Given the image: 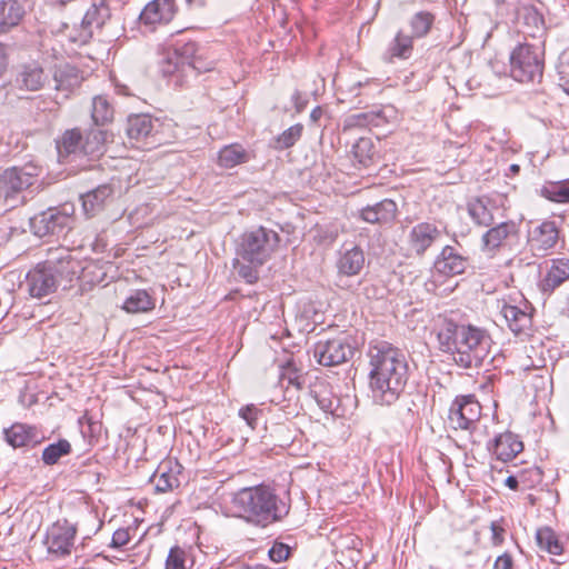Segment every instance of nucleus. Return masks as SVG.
Masks as SVG:
<instances>
[{
  "instance_id": "6e6d98bb",
  "label": "nucleus",
  "mask_w": 569,
  "mask_h": 569,
  "mask_svg": "<svg viewBox=\"0 0 569 569\" xmlns=\"http://www.w3.org/2000/svg\"><path fill=\"white\" fill-rule=\"evenodd\" d=\"M369 118H370V114H368V113L353 114V116H350L346 120V126H348V127H351V126H365V124H367L368 122L371 121V120H369Z\"/></svg>"
},
{
  "instance_id": "49530a36",
  "label": "nucleus",
  "mask_w": 569,
  "mask_h": 569,
  "mask_svg": "<svg viewBox=\"0 0 569 569\" xmlns=\"http://www.w3.org/2000/svg\"><path fill=\"white\" fill-rule=\"evenodd\" d=\"M160 66L164 74H172L176 71H179L180 69L184 68L179 56H173V46L163 52Z\"/></svg>"
},
{
  "instance_id": "9d476101",
  "label": "nucleus",
  "mask_w": 569,
  "mask_h": 569,
  "mask_svg": "<svg viewBox=\"0 0 569 569\" xmlns=\"http://www.w3.org/2000/svg\"><path fill=\"white\" fill-rule=\"evenodd\" d=\"M53 260H46L38 263L30 270L26 277L28 292L33 298H42L52 293L58 287L57 274L52 272L51 264Z\"/></svg>"
},
{
  "instance_id": "ddd939ff",
  "label": "nucleus",
  "mask_w": 569,
  "mask_h": 569,
  "mask_svg": "<svg viewBox=\"0 0 569 569\" xmlns=\"http://www.w3.org/2000/svg\"><path fill=\"white\" fill-rule=\"evenodd\" d=\"M69 216L56 211L54 209H48L47 211H42L30 219V228L38 237H46L49 234L59 236L69 227Z\"/></svg>"
},
{
  "instance_id": "72a5a7b5",
  "label": "nucleus",
  "mask_w": 569,
  "mask_h": 569,
  "mask_svg": "<svg viewBox=\"0 0 569 569\" xmlns=\"http://www.w3.org/2000/svg\"><path fill=\"white\" fill-rule=\"evenodd\" d=\"M353 158L361 167H369L375 162L377 151L371 138L362 137L352 147Z\"/></svg>"
},
{
  "instance_id": "6e6552de",
  "label": "nucleus",
  "mask_w": 569,
  "mask_h": 569,
  "mask_svg": "<svg viewBox=\"0 0 569 569\" xmlns=\"http://www.w3.org/2000/svg\"><path fill=\"white\" fill-rule=\"evenodd\" d=\"M481 416V406L475 396H461L452 402L448 422L452 429L471 430Z\"/></svg>"
},
{
  "instance_id": "2f4dec72",
  "label": "nucleus",
  "mask_w": 569,
  "mask_h": 569,
  "mask_svg": "<svg viewBox=\"0 0 569 569\" xmlns=\"http://www.w3.org/2000/svg\"><path fill=\"white\" fill-rule=\"evenodd\" d=\"M82 76L76 67L66 64L54 73L56 89L71 91L82 82Z\"/></svg>"
},
{
  "instance_id": "69168bd1",
  "label": "nucleus",
  "mask_w": 569,
  "mask_h": 569,
  "mask_svg": "<svg viewBox=\"0 0 569 569\" xmlns=\"http://www.w3.org/2000/svg\"><path fill=\"white\" fill-rule=\"evenodd\" d=\"M509 170H510L513 174H516V173H518V172H519L520 168H519V166H518V164H515V163H513V164H511V166L509 167Z\"/></svg>"
},
{
  "instance_id": "c9c22d12",
  "label": "nucleus",
  "mask_w": 569,
  "mask_h": 569,
  "mask_svg": "<svg viewBox=\"0 0 569 569\" xmlns=\"http://www.w3.org/2000/svg\"><path fill=\"white\" fill-rule=\"evenodd\" d=\"M248 160V154L241 144L232 143L222 148L218 156V162L223 168H233Z\"/></svg>"
},
{
  "instance_id": "c03bdc74",
  "label": "nucleus",
  "mask_w": 569,
  "mask_h": 569,
  "mask_svg": "<svg viewBox=\"0 0 569 569\" xmlns=\"http://www.w3.org/2000/svg\"><path fill=\"white\" fill-rule=\"evenodd\" d=\"M191 566L192 561L184 549L178 546L170 549L166 560V569H190Z\"/></svg>"
},
{
  "instance_id": "7ed1b4c3",
  "label": "nucleus",
  "mask_w": 569,
  "mask_h": 569,
  "mask_svg": "<svg viewBox=\"0 0 569 569\" xmlns=\"http://www.w3.org/2000/svg\"><path fill=\"white\" fill-rule=\"evenodd\" d=\"M280 236L272 229L258 227L243 232L237 244L233 268L247 283L259 279V269L278 251Z\"/></svg>"
},
{
  "instance_id": "f03ea898",
  "label": "nucleus",
  "mask_w": 569,
  "mask_h": 569,
  "mask_svg": "<svg viewBox=\"0 0 569 569\" xmlns=\"http://www.w3.org/2000/svg\"><path fill=\"white\" fill-rule=\"evenodd\" d=\"M231 505L238 517L262 528L282 520L290 509L270 487L263 485L238 490Z\"/></svg>"
},
{
  "instance_id": "4468645a",
  "label": "nucleus",
  "mask_w": 569,
  "mask_h": 569,
  "mask_svg": "<svg viewBox=\"0 0 569 569\" xmlns=\"http://www.w3.org/2000/svg\"><path fill=\"white\" fill-rule=\"evenodd\" d=\"M158 120H153L147 114H134L128 118L127 134L129 139L141 142L150 139V143L160 144L162 139L159 137Z\"/></svg>"
},
{
  "instance_id": "a19ab883",
  "label": "nucleus",
  "mask_w": 569,
  "mask_h": 569,
  "mask_svg": "<svg viewBox=\"0 0 569 569\" xmlns=\"http://www.w3.org/2000/svg\"><path fill=\"white\" fill-rule=\"evenodd\" d=\"M71 451V445L66 439H60L56 443H51L46 447L42 451V460L46 465H54L63 456L69 455Z\"/></svg>"
},
{
  "instance_id": "a878e982",
  "label": "nucleus",
  "mask_w": 569,
  "mask_h": 569,
  "mask_svg": "<svg viewBox=\"0 0 569 569\" xmlns=\"http://www.w3.org/2000/svg\"><path fill=\"white\" fill-rule=\"evenodd\" d=\"M4 439L13 448L27 447L38 442L37 429L24 423H13L4 429Z\"/></svg>"
},
{
  "instance_id": "cd10ccee",
  "label": "nucleus",
  "mask_w": 569,
  "mask_h": 569,
  "mask_svg": "<svg viewBox=\"0 0 569 569\" xmlns=\"http://www.w3.org/2000/svg\"><path fill=\"white\" fill-rule=\"evenodd\" d=\"M60 159L83 154V136L77 128L67 130L57 142Z\"/></svg>"
},
{
  "instance_id": "c85d7f7f",
  "label": "nucleus",
  "mask_w": 569,
  "mask_h": 569,
  "mask_svg": "<svg viewBox=\"0 0 569 569\" xmlns=\"http://www.w3.org/2000/svg\"><path fill=\"white\" fill-rule=\"evenodd\" d=\"M171 461L161 463L153 475V482L157 491L167 492L180 485L179 472L180 466L176 462L174 469L170 467Z\"/></svg>"
},
{
  "instance_id": "f704fd0d",
  "label": "nucleus",
  "mask_w": 569,
  "mask_h": 569,
  "mask_svg": "<svg viewBox=\"0 0 569 569\" xmlns=\"http://www.w3.org/2000/svg\"><path fill=\"white\" fill-rule=\"evenodd\" d=\"M108 131L102 129H91L83 137V154L97 157L103 152L108 140Z\"/></svg>"
},
{
  "instance_id": "412c9836",
  "label": "nucleus",
  "mask_w": 569,
  "mask_h": 569,
  "mask_svg": "<svg viewBox=\"0 0 569 569\" xmlns=\"http://www.w3.org/2000/svg\"><path fill=\"white\" fill-rule=\"evenodd\" d=\"M47 260H53L50 264L58 281L59 279L71 280L78 272L79 262L71 257L70 250L67 248L51 250Z\"/></svg>"
},
{
  "instance_id": "aec40b11",
  "label": "nucleus",
  "mask_w": 569,
  "mask_h": 569,
  "mask_svg": "<svg viewBox=\"0 0 569 569\" xmlns=\"http://www.w3.org/2000/svg\"><path fill=\"white\" fill-rule=\"evenodd\" d=\"M500 313L505 318L509 329L516 335L525 331L531 325V315L527 301H522L521 306L503 302Z\"/></svg>"
},
{
  "instance_id": "09e8293b",
  "label": "nucleus",
  "mask_w": 569,
  "mask_h": 569,
  "mask_svg": "<svg viewBox=\"0 0 569 569\" xmlns=\"http://www.w3.org/2000/svg\"><path fill=\"white\" fill-rule=\"evenodd\" d=\"M557 70L561 81H563V86H566V91L569 92V50L560 53Z\"/></svg>"
},
{
  "instance_id": "4d7b16f0",
  "label": "nucleus",
  "mask_w": 569,
  "mask_h": 569,
  "mask_svg": "<svg viewBox=\"0 0 569 569\" xmlns=\"http://www.w3.org/2000/svg\"><path fill=\"white\" fill-rule=\"evenodd\" d=\"M491 529V541L493 546H500L503 542V528L500 527L498 523L492 522L490 526Z\"/></svg>"
},
{
  "instance_id": "5fc2aeb1",
  "label": "nucleus",
  "mask_w": 569,
  "mask_h": 569,
  "mask_svg": "<svg viewBox=\"0 0 569 569\" xmlns=\"http://www.w3.org/2000/svg\"><path fill=\"white\" fill-rule=\"evenodd\" d=\"M513 568V558L509 552H503L499 557H497L493 569H512Z\"/></svg>"
},
{
  "instance_id": "864d4df0",
  "label": "nucleus",
  "mask_w": 569,
  "mask_h": 569,
  "mask_svg": "<svg viewBox=\"0 0 569 569\" xmlns=\"http://www.w3.org/2000/svg\"><path fill=\"white\" fill-rule=\"evenodd\" d=\"M130 540V535L128 529H118L113 532L112 539H111V547L113 548H122L124 547Z\"/></svg>"
},
{
  "instance_id": "338daca9",
  "label": "nucleus",
  "mask_w": 569,
  "mask_h": 569,
  "mask_svg": "<svg viewBox=\"0 0 569 569\" xmlns=\"http://www.w3.org/2000/svg\"><path fill=\"white\" fill-rule=\"evenodd\" d=\"M237 569H252V568L247 565H240L239 567H237Z\"/></svg>"
},
{
  "instance_id": "ea45409f",
  "label": "nucleus",
  "mask_w": 569,
  "mask_h": 569,
  "mask_svg": "<svg viewBox=\"0 0 569 569\" xmlns=\"http://www.w3.org/2000/svg\"><path fill=\"white\" fill-rule=\"evenodd\" d=\"M541 194L553 202H569V180L547 183L542 187Z\"/></svg>"
},
{
  "instance_id": "8fccbe9b",
  "label": "nucleus",
  "mask_w": 569,
  "mask_h": 569,
  "mask_svg": "<svg viewBox=\"0 0 569 569\" xmlns=\"http://www.w3.org/2000/svg\"><path fill=\"white\" fill-rule=\"evenodd\" d=\"M261 410L254 405H248L239 410V416L251 429H256Z\"/></svg>"
},
{
  "instance_id": "7c9ffc66",
  "label": "nucleus",
  "mask_w": 569,
  "mask_h": 569,
  "mask_svg": "<svg viewBox=\"0 0 569 569\" xmlns=\"http://www.w3.org/2000/svg\"><path fill=\"white\" fill-rule=\"evenodd\" d=\"M43 83V71L36 64L24 66L16 78V86L19 89H26L29 91L39 90Z\"/></svg>"
},
{
  "instance_id": "a211bd4d",
  "label": "nucleus",
  "mask_w": 569,
  "mask_h": 569,
  "mask_svg": "<svg viewBox=\"0 0 569 569\" xmlns=\"http://www.w3.org/2000/svg\"><path fill=\"white\" fill-rule=\"evenodd\" d=\"M468 264V257H466L458 247L446 246L437 258L435 268L441 274L453 277L463 273Z\"/></svg>"
},
{
  "instance_id": "37998d69",
  "label": "nucleus",
  "mask_w": 569,
  "mask_h": 569,
  "mask_svg": "<svg viewBox=\"0 0 569 569\" xmlns=\"http://www.w3.org/2000/svg\"><path fill=\"white\" fill-rule=\"evenodd\" d=\"M173 56L178 54L183 66H189L201 50L198 49L197 44L192 41H184L182 39L177 40L173 44Z\"/></svg>"
},
{
  "instance_id": "9b49d317",
  "label": "nucleus",
  "mask_w": 569,
  "mask_h": 569,
  "mask_svg": "<svg viewBox=\"0 0 569 569\" xmlns=\"http://www.w3.org/2000/svg\"><path fill=\"white\" fill-rule=\"evenodd\" d=\"M519 233L518 224L515 221H503L488 229L481 238V250L495 256L500 249L510 244Z\"/></svg>"
},
{
  "instance_id": "473e14b6",
  "label": "nucleus",
  "mask_w": 569,
  "mask_h": 569,
  "mask_svg": "<svg viewBox=\"0 0 569 569\" xmlns=\"http://www.w3.org/2000/svg\"><path fill=\"white\" fill-rule=\"evenodd\" d=\"M129 313L147 312L154 308V299L146 290L133 291L122 307Z\"/></svg>"
},
{
  "instance_id": "3c124183",
  "label": "nucleus",
  "mask_w": 569,
  "mask_h": 569,
  "mask_svg": "<svg viewBox=\"0 0 569 569\" xmlns=\"http://www.w3.org/2000/svg\"><path fill=\"white\" fill-rule=\"evenodd\" d=\"M290 547L282 542H274L269 550V557L273 562H281L289 558Z\"/></svg>"
},
{
  "instance_id": "39448f33",
  "label": "nucleus",
  "mask_w": 569,
  "mask_h": 569,
  "mask_svg": "<svg viewBox=\"0 0 569 569\" xmlns=\"http://www.w3.org/2000/svg\"><path fill=\"white\" fill-rule=\"evenodd\" d=\"M542 44H519L510 56V72L519 82H533L540 80L543 72Z\"/></svg>"
},
{
  "instance_id": "de8ad7c7",
  "label": "nucleus",
  "mask_w": 569,
  "mask_h": 569,
  "mask_svg": "<svg viewBox=\"0 0 569 569\" xmlns=\"http://www.w3.org/2000/svg\"><path fill=\"white\" fill-rule=\"evenodd\" d=\"M302 130L303 127L299 123L284 130L277 139L279 148L286 149L292 147L300 139Z\"/></svg>"
},
{
  "instance_id": "c756f323",
  "label": "nucleus",
  "mask_w": 569,
  "mask_h": 569,
  "mask_svg": "<svg viewBox=\"0 0 569 569\" xmlns=\"http://www.w3.org/2000/svg\"><path fill=\"white\" fill-rule=\"evenodd\" d=\"M111 194L112 189L107 184L99 186L97 189L83 194L81 199L86 214L94 216L98 213L104 207Z\"/></svg>"
},
{
  "instance_id": "1a4fd4ad",
  "label": "nucleus",
  "mask_w": 569,
  "mask_h": 569,
  "mask_svg": "<svg viewBox=\"0 0 569 569\" xmlns=\"http://www.w3.org/2000/svg\"><path fill=\"white\" fill-rule=\"evenodd\" d=\"M353 353L352 347L345 338L338 337L318 341L313 347V357L321 366H337L348 360Z\"/></svg>"
},
{
  "instance_id": "4c0bfd02",
  "label": "nucleus",
  "mask_w": 569,
  "mask_h": 569,
  "mask_svg": "<svg viewBox=\"0 0 569 569\" xmlns=\"http://www.w3.org/2000/svg\"><path fill=\"white\" fill-rule=\"evenodd\" d=\"M114 110L107 97L97 96L92 99L91 118L97 126H103L111 122Z\"/></svg>"
},
{
  "instance_id": "0eeeda50",
  "label": "nucleus",
  "mask_w": 569,
  "mask_h": 569,
  "mask_svg": "<svg viewBox=\"0 0 569 569\" xmlns=\"http://www.w3.org/2000/svg\"><path fill=\"white\" fill-rule=\"evenodd\" d=\"M77 526L67 519L57 520L47 530L44 543L48 553L60 559L70 556L74 549Z\"/></svg>"
},
{
  "instance_id": "0e129e2a",
  "label": "nucleus",
  "mask_w": 569,
  "mask_h": 569,
  "mask_svg": "<svg viewBox=\"0 0 569 569\" xmlns=\"http://www.w3.org/2000/svg\"><path fill=\"white\" fill-rule=\"evenodd\" d=\"M189 4L203 6L206 0H186Z\"/></svg>"
},
{
  "instance_id": "680f3d73",
  "label": "nucleus",
  "mask_w": 569,
  "mask_h": 569,
  "mask_svg": "<svg viewBox=\"0 0 569 569\" xmlns=\"http://www.w3.org/2000/svg\"><path fill=\"white\" fill-rule=\"evenodd\" d=\"M321 114H322V110H321V108L317 107V108H315V109L311 111L310 117H311V119H312L313 121H317V120L321 117Z\"/></svg>"
},
{
  "instance_id": "603ef678",
  "label": "nucleus",
  "mask_w": 569,
  "mask_h": 569,
  "mask_svg": "<svg viewBox=\"0 0 569 569\" xmlns=\"http://www.w3.org/2000/svg\"><path fill=\"white\" fill-rule=\"evenodd\" d=\"M188 67L197 70L198 72H207L214 68V61H207L206 52L201 51L193 60H191Z\"/></svg>"
},
{
  "instance_id": "6ab92c4d",
  "label": "nucleus",
  "mask_w": 569,
  "mask_h": 569,
  "mask_svg": "<svg viewBox=\"0 0 569 569\" xmlns=\"http://www.w3.org/2000/svg\"><path fill=\"white\" fill-rule=\"evenodd\" d=\"M499 212V206L489 197H480L468 203V213L478 226L489 227L493 224Z\"/></svg>"
},
{
  "instance_id": "423d86ee",
  "label": "nucleus",
  "mask_w": 569,
  "mask_h": 569,
  "mask_svg": "<svg viewBox=\"0 0 569 569\" xmlns=\"http://www.w3.org/2000/svg\"><path fill=\"white\" fill-rule=\"evenodd\" d=\"M461 351L456 362L463 368L479 367L488 358L492 339L489 332L480 327L465 323Z\"/></svg>"
},
{
  "instance_id": "5701e85b",
  "label": "nucleus",
  "mask_w": 569,
  "mask_h": 569,
  "mask_svg": "<svg viewBox=\"0 0 569 569\" xmlns=\"http://www.w3.org/2000/svg\"><path fill=\"white\" fill-rule=\"evenodd\" d=\"M397 204L391 199H383L372 206H368L360 211V217L369 223H389L395 220L397 214Z\"/></svg>"
},
{
  "instance_id": "58836bf2",
  "label": "nucleus",
  "mask_w": 569,
  "mask_h": 569,
  "mask_svg": "<svg viewBox=\"0 0 569 569\" xmlns=\"http://www.w3.org/2000/svg\"><path fill=\"white\" fill-rule=\"evenodd\" d=\"M413 38L399 31L395 39L390 42L388 54L390 58L408 59L413 50Z\"/></svg>"
},
{
  "instance_id": "393cba45",
  "label": "nucleus",
  "mask_w": 569,
  "mask_h": 569,
  "mask_svg": "<svg viewBox=\"0 0 569 569\" xmlns=\"http://www.w3.org/2000/svg\"><path fill=\"white\" fill-rule=\"evenodd\" d=\"M26 13L19 0H0V34L18 26Z\"/></svg>"
},
{
  "instance_id": "bb28decb",
  "label": "nucleus",
  "mask_w": 569,
  "mask_h": 569,
  "mask_svg": "<svg viewBox=\"0 0 569 569\" xmlns=\"http://www.w3.org/2000/svg\"><path fill=\"white\" fill-rule=\"evenodd\" d=\"M569 279V259H552L546 277L542 280L543 291H553Z\"/></svg>"
},
{
  "instance_id": "dca6fc26",
  "label": "nucleus",
  "mask_w": 569,
  "mask_h": 569,
  "mask_svg": "<svg viewBox=\"0 0 569 569\" xmlns=\"http://www.w3.org/2000/svg\"><path fill=\"white\" fill-rule=\"evenodd\" d=\"M440 237L441 231L436 224L420 222L413 226L409 231L408 248L410 252L422 256Z\"/></svg>"
},
{
  "instance_id": "052dcab7",
  "label": "nucleus",
  "mask_w": 569,
  "mask_h": 569,
  "mask_svg": "<svg viewBox=\"0 0 569 569\" xmlns=\"http://www.w3.org/2000/svg\"><path fill=\"white\" fill-rule=\"evenodd\" d=\"M505 483L511 490H517L518 489V480H517V478L515 476H509L506 479Z\"/></svg>"
},
{
  "instance_id": "e433bc0d",
  "label": "nucleus",
  "mask_w": 569,
  "mask_h": 569,
  "mask_svg": "<svg viewBox=\"0 0 569 569\" xmlns=\"http://www.w3.org/2000/svg\"><path fill=\"white\" fill-rule=\"evenodd\" d=\"M536 540L539 548L550 555L559 556L563 551L556 532L549 527L539 528L536 533Z\"/></svg>"
},
{
  "instance_id": "2eb2a0df",
  "label": "nucleus",
  "mask_w": 569,
  "mask_h": 569,
  "mask_svg": "<svg viewBox=\"0 0 569 569\" xmlns=\"http://www.w3.org/2000/svg\"><path fill=\"white\" fill-rule=\"evenodd\" d=\"M463 328L465 323H459L451 319H445L437 331L439 349L452 355L455 361L456 356H459L461 351Z\"/></svg>"
},
{
  "instance_id": "79ce46f5",
  "label": "nucleus",
  "mask_w": 569,
  "mask_h": 569,
  "mask_svg": "<svg viewBox=\"0 0 569 569\" xmlns=\"http://www.w3.org/2000/svg\"><path fill=\"white\" fill-rule=\"evenodd\" d=\"M433 16L427 11L417 12L410 19L411 37L422 38L428 34L433 23Z\"/></svg>"
},
{
  "instance_id": "f8f14e48",
  "label": "nucleus",
  "mask_w": 569,
  "mask_h": 569,
  "mask_svg": "<svg viewBox=\"0 0 569 569\" xmlns=\"http://www.w3.org/2000/svg\"><path fill=\"white\" fill-rule=\"evenodd\" d=\"M559 239V230L555 221H543L531 228L528 234V246L538 257L546 256Z\"/></svg>"
},
{
  "instance_id": "e2e57ef3",
  "label": "nucleus",
  "mask_w": 569,
  "mask_h": 569,
  "mask_svg": "<svg viewBox=\"0 0 569 569\" xmlns=\"http://www.w3.org/2000/svg\"><path fill=\"white\" fill-rule=\"evenodd\" d=\"M289 383L295 385L298 389L301 388V381L299 377L289 378Z\"/></svg>"
},
{
  "instance_id": "a18cd8bd",
  "label": "nucleus",
  "mask_w": 569,
  "mask_h": 569,
  "mask_svg": "<svg viewBox=\"0 0 569 569\" xmlns=\"http://www.w3.org/2000/svg\"><path fill=\"white\" fill-rule=\"evenodd\" d=\"M109 18V9L103 3L93 4L84 14L83 22L88 26L101 27Z\"/></svg>"
},
{
  "instance_id": "f257e3e1",
  "label": "nucleus",
  "mask_w": 569,
  "mask_h": 569,
  "mask_svg": "<svg viewBox=\"0 0 569 569\" xmlns=\"http://www.w3.org/2000/svg\"><path fill=\"white\" fill-rule=\"evenodd\" d=\"M369 379L372 398L380 405L393 403L403 391L408 380L405 355L386 341L371 345Z\"/></svg>"
},
{
  "instance_id": "4be33fe9",
  "label": "nucleus",
  "mask_w": 569,
  "mask_h": 569,
  "mask_svg": "<svg viewBox=\"0 0 569 569\" xmlns=\"http://www.w3.org/2000/svg\"><path fill=\"white\" fill-rule=\"evenodd\" d=\"M173 0H153L149 2L140 13V20L144 24L169 22L174 16Z\"/></svg>"
},
{
  "instance_id": "b1692460",
  "label": "nucleus",
  "mask_w": 569,
  "mask_h": 569,
  "mask_svg": "<svg viewBox=\"0 0 569 569\" xmlns=\"http://www.w3.org/2000/svg\"><path fill=\"white\" fill-rule=\"evenodd\" d=\"M365 253L363 251L357 247L352 246L351 248H343L340 251L339 258L337 260V268L340 274L343 276H356L358 274L365 266Z\"/></svg>"
},
{
  "instance_id": "13d9d810",
  "label": "nucleus",
  "mask_w": 569,
  "mask_h": 569,
  "mask_svg": "<svg viewBox=\"0 0 569 569\" xmlns=\"http://www.w3.org/2000/svg\"><path fill=\"white\" fill-rule=\"evenodd\" d=\"M292 101L295 103L297 112H301L306 108V104L308 102L307 99L302 97L299 91H296L292 94Z\"/></svg>"
},
{
  "instance_id": "20e7f679",
  "label": "nucleus",
  "mask_w": 569,
  "mask_h": 569,
  "mask_svg": "<svg viewBox=\"0 0 569 569\" xmlns=\"http://www.w3.org/2000/svg\"><path fill=\"white\" fill-rule=\"evenodd\" d=\"M41 169L27 163L23 167H12L0 173V206L14 208L24 201L23 192L33 187Z\"/></svg>"
},
{
  "instance_id": "bf43d9fd",
  "label": "nucleus",
  "mask_w": 569,
  "mask_h": 569,
  "mask_svg": "<svg viewBox=\"0 0 569 569\" xmlns=\"http://www.w3.org/2000/svg\"><path fill=\"white\" fill-rule=\"evenodd\" d=\"M8 66V56L6 47L0 43V77L4 73Z\"/></svg>"
},
{
  "instance_id": "f3484780",
  "label": "nucleus",
  "mask_w": 569,
  "mask_h": 569,
  "mask_svg": "<svg viewBox=\"0 0 569 569\" xmlns=\"http://www.w3.org/2000/svg\"><path fill=\"white\" fill-rule=\"evenodd\" d=\"M488 450L497 460L509 462L523 450V442L513 432L505 431L488 443Z\"/></svg>"
}]
</instances>
